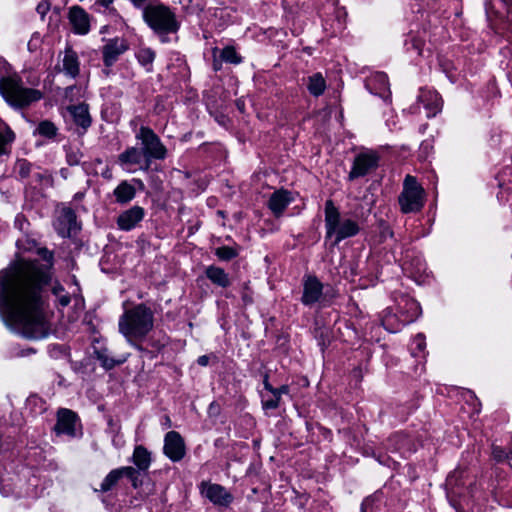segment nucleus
Masks as SVG:
<instances>
[{
    "mask_svg": "<svg viewBox=\"0 0 512 512\" xmlns=\"http://www.w3.org/2000/svg\"><path fill=\"white\" fill-rule=\"evenodd\" d=\"M37 254L45 264L22 261L11 272L0 273V312L16 332L29 339H42L50 332L43 288L50 280L53 253L38 248Z\"/></svg>",
    "mask_w": 512,
    "mask_h": 512,
    "instance_id": "nucleus-1",
    "label": "nucleus"
},
{
    "mask_svg": "<svg viewBox=\"0 0 512 512\" xmlns=\"http://www.w3.org/2000/svg\"><path fill=\"white\" fill-rule=\"evenodd\" d=\"M119 332L127 341L139 350L142 347L138 342L142 341L154 326V313L144 304H138L125 312L119 318Z\"/></svg>",
    "mask_w": 512,
    "mask_h": 512,
    "instance_id": "nucleus-2",
    "label": "nucleus"
},
{
    "mask_svg": "<svg viewBox=\"0 0 512 512\" xmlns=\"http://www.w3.org/2000/svg\"><path fill=\"white\" fill-rule=\"evenodd\" d=\"M143 20L155 34L166 41L168 34H175L180 28L176 14L162 3L148 4L142 12Z\"/></svg>",
    "mask_w": 512,
    "mask_h": 512,
    "instance_id": "nucleus-3",
    "label": "nucleus"
},
{
    "mask_svg": "<svg viewBox=\"0 0 512 512\" xmlns=\"http://www.w3.org/2000/svg\"><path fill=\"white\" fill-rule=\"evenodd\" d=\"M0 94L15 108H23L41 98L40 91L23 87L21 78L16 74L0 78Z\"/></svg>",
    "mask_w": 512,
    "mask_h": 512,
    "instance_id": "nucleus-4",
    "label": "nucleus"
},
{
    "mask_svg": "<svg viewBox=\"0 0 512 512\" xmlns=\"http://www.w3.org/2000/svg\"><path fill=\"white\" fill-rule=\"evenodd\" d=\"M325 226L328 237L335 235V244L346 238L353 237L359 232V226L356 221L351 219L340 221V213L332 200L326 201L325 204Z\"/></svg>",
    "mask_w": 512,
    "mask_h": 512,
    "instance_id": "nucleus-5",
    "label": "nucleus"
},
{
    "mask_svg": "<svg viewBox=\"0 0 512 512\" xmlns=\"http://www.w3.org/2000/svg\"><path fill=\"white\" fill-rule=\"evenodd\" d=\"M136 139L141 141L142 151L145 158V165L141 167L144 171L150 169L151 160H162L166 157L167 149L161 142L158 135L149 127L141 126Z\"/></svg>",
    "mask_w": 512,
    "mask_h": 512,
    "instance_id": "nucleus-6",
    "label": "nucleus"
},
{
    "mask_svg": "<svg viewBox=\"0 0 512 512\" xmlns=\"http://www.w3.org/2000/svg\"><path fill=\"white\" fill-rule=\"evenodd\" d=\"M424 189L418 184L415 177L407 175L403 184V191L398 201L403 213L419 212L424 206Z\"/></svg>",
    "mask_w": 512,
    "mask_h": 512,
    "instance_id": "nucleus-7",
    "label": "nucleus"
},
{
    "mask_svg": "<svg viewBox=\"0 0 512 512\" xmlns=\"http://www.w3.org/2000/svg\"><path fill=\"white\" fill-rule=\"evenodd\" d=\"M379 165V156L374 152H363L358 154L354 161L348 179L353 181L357 178L364 177L372 171L376 170Z\"/></svg>",
    "mask_w": 512,
    "mask_h": 512,
    "instance_id": "nucleus-8",
    "label": "nucleus"
},
{
    "mask_svg": "<svg viewBox=\"0 0 512 512\" xmlns=\"http://www.w3.org/2000/svg\"><path fill=\"white\" fill-rule=\"evenodd\" d=\"M164 453L172 461H180L185 455V444L181 435L176 431L166 434L164 440Z\"/></svg>",
    "mask_w": 512,
    "mask_h": 512,
    "instance_id": "nucleus-9",
    "label": "nucleus"
},
{
    "mask_svg": "<svg viewBox=\"0 0 512 512\" xmlns=\"http://www.w3.org/2000/svg\"><path fill=\"white\" fill-rule=\"evenodd\" d=\"M54 226L60 236L70 237L77 230L75 212L71 208H63Z\"/></svg>",
    "mask_w": 512,
    "mask_h": 512,
    "instance_id": "nucleus-10",
    "label": "nucleus"
},
{
    "mask_svg": "<svg viewBox=\"0 0 512 512\" xmlns=\"http://www.w3.org/2000/svg\"><path fill=\"white\" fill-rule=\"evenodd\" d=\"M202 493L218 506L227 507L233 501V496L219 484H203Z\"/></svg>",
    "mask_w": 512,
    "mask_h": 512,
    "instance_id": "nucleus-11",
    "label": "nucleus"
},
{
    "mask_svg": "<svg viewBox=\"0 0 512 512\" xmlns=\"http://www.w3.org/2000/svg\"><path fill=\"white\" fill-rule=\"evenodd\" d=\"M127 49L128 45L125 40L119 38L109 40L102 49L105 66H112Z\"/></svg>",
    "mask_w": 512,
    "mask_h": 512,
    "instance_id": "nucleus-12",
    "label": "nucleus"
},
{
    "mask_svg": "<svg viewBox=\"0 0 512 512\" xmlns=\"http://www.w3.org/2000/svg\"><path fill=\"white\" fill-rule=\"evenodd\" d=\"M77 420L78 417L76 413L69 409L62 408L57 413V423L54 429L58 434L75 436V426Z\"/></svg>",
    "mask_w": 512,
    "mask_h": 512,
    "instance_id": "nucleus-13",
    "label": "nucleus"
},
{
    "mask_svg": "<svg viewBox=\"0 0 512 512\" xmlns=\"http://www.w3.org/2000/svg\"><path fill=\"white\" fill-rule=\"evenodd\" d=\"M69 21L75 33L84 35L89 32V15L82 7L73 6L70 8Z\"/></svg>",
    "mask_w": 512,
    "mask_h": 512,
    "instance_id": "nucleus-14",
    "label": "nucleus"
},
{
    "mask_svg": "<svg viewBox=\"0 0 512 512\" xmlns=\"http://www.w3.org/2000/svg\"><path fill=\"white\" fill-rule=\"evenodd\" d=\"M144 217V209L140 206H133L118 216L117 224L121 230L133 229Z\"/></svg>",
    "mask_w": 512,
    "mask_h": 512,
    "instance_id": "nucleus-15",
    "label": "nucleus"
},
{
    "mask_svg": "<svg viewBox=\"0 0 512 512\" xmlns=\"http://www.w3.org/2000/svg\"><path fill=\"white\" fill-rule=\"evenodd\" d=\"M323 285L314 276H309L304 282L302 303L311 305L317 302L322 295Z\"/></svg>",
    "mask_w": 512,
    "mask_h": 512,
    "instance_id": "nucleus-16",
    "label": "nucleus"
},
{
    "mask_svg": "<svg viewBox=\"0 0 512 512\" xmlns=\"http://www.w3.org/2000/svg\"><path fill=\"white\" fill-rule=\"evenodd\" d=\"M291 193L287 190L275 191L269 199L268 206L276 217H279L292 201Z\"/></svg>",
    "mask_w": 512,
    "mask_h": 512,
    "instance_id": "nucleus-17",
    "label": "nucleus"
},
{
    "mask_svg": "<svg viewBox=\"0 0 512 512\" xmlns=\"http://www.w3.org/2000/svg\"><path fill=\"white\" fill-rule=\"evenodd\" d=\"M419 101L422 102L428 110V117L435 116L442 109V100L437 92L422 91L419 95Z\"/></svg>",
    "mask_w": 512,
    "mask_h": 512,
    "instance_id": "nucleus-18",
    "label": "nucleus"
},
{
    "mask_svg": "<svg viewBox=\"0 0 512 512\" xmlns=\"http://www.w3.org/2000/svg\"><path fill=\"white\" fill-rule=\"evenodd\" d=\"M74 122L76 125L86 130L91 125V116L89 114L88 105L79 104L68 107Z\"/></svg>",
    "mask_w": 512,
    "mask_h": 512,
    "instance_id": "nucleus-19",
    "label": "nucleus"
},
{
    "mask_svg": "<svg viewBox=\"0 0 512 512\" xmlns=\"http://www.w3.org/2000/svg\"><path fill=\"white\" fill-rule=\"evenodd\" d=\"M365 86L371 93L383 96V93L388 89L387 75L377 72L366 80Z\"/></svg>",
    "mask_w": 512,
    "mask_h": 512,
    "instance_id": "nucleus-20",
    "label": "nucleus"
},
{
    "mask_svg": "<svg viewBox=\"0 0 512 512\" xmlns=\"http://www.w3.org/2000/svg\"><path fill=\"white\" fill-rule=\"evenodd\" d=\"M205 274L207 278L215 285L220 287H228L230 285V279L224 269L217 266H209L206 268Z\"/></svg>",
    "mask_w": 512,
    "mask_h": 512,
    "instance_id": "nucleus-21",
    "label": "nucleus"
},
{
    "mask_svg": "<svg viewBox=\"0 0 512 512\" xmlns=\"http://www.w3.org/2000/svg\"><path fill=\"white\" fill-rule=\"evenodd\" d=\"M63 71L72 78H75L79 74L78 57L71 48H67L65 50V55L63 58Z\"/></svg>",
    "mask_w": 512,
    "mask_h": 512,
    "instance_id": "nucleus-22",
    "label": "nucleus"
},
{
    "mask_svg": "<svg viewBox=\"0 0 512 512\" xmlns=\"http://www.w3.org/2000/svg\"><path fill=\"white\" fill-rule=\"evenodd\" d=\"M114 196L116 197V201L118 203H127L131 201L136 194V190L133 185L128 183L127 181H122L115 189Z\"/></svg>",
    "mask_w": 512,
    "mask_h": 512,
    "instance_id": "nucleus-23",
    "label": "nucleus"
},
{
    "mask_svg": "<svg viewBox=\"0 0 512 512\" xmlns=\"http://www.w3.org/2000/svg\"><path fill=\"white\" fill-rule=\"evenodd\" d=\"M133 462L138 470L146 471L151 463L150 453L142 445L136 446L133 453Z\"/></svg>",
    "mask_w": 512,
    "mask_h": 512,
    "instance_id": "nucleus-24",
    "label": "nucleus"
},
{
    "mask_svg": "<svg viewBox=\"0 0 512 512\" xmlns=\"http://www.w3.org/2000/svg\"><path fill=\"white\" fill-rule=\"evenodd\" d=\"M124 467L114 469L108 473V475L104 478L102 483L100 484L99 489H95V491L108 492L112 490L118 481L124 477Z\"/></svg>",
    "mask_w": 512,
    "mask_h": 512,
    "instance_id": "nucleus-25",
    "label": "nucleus"
},
{
    "mask_svg": "<svg viewBox=\"0 0 512 512\" xmlns=\"http://www.w3.org/2000/svg\"><path fill=\"white\" fill-rule=\"evenodd\" d=\"M143 157L142 149L129 147L118 156V159L121 164L137 165L141 163Z\"/></svg>",
    "mask_w": 512,
    "mask_h": 512,
    "instance_id": "nucleus-26",
    "label": "nucleus"
},
{
    "mask_svg": "<svg viewBox=\"0 0 512 512\" xmlns=\"http://www.w3.org/2000/svg\"><path fill=\"white\" fill-rule=\"evenodd\" d=\"M307 88L312 95L320 96L326 88L325 79L320 73H316L308 78Z\"/></svg>",
    "mask_w": 512,
    "mask_h": 512,
    "instance_id": "nucleus-27",
    "label": "nucleus"
},
{
    "mask_svg": "<svg viewBox=\"0 0 512 512\" xmlns=\"http://www.w3.org/2000/svg\"><path fill=\"white\" fill-rule=\"evenodd\" d=\"M15 139L14 132L6 126L4 131H0V156L9 153L8 145Z\"/></svg>",
    "mask_w": 512,
    "mask_h": 512,
    "instance_id": "nucleus-28",
    "label": "nucleus"
},
{
    "mask_svg": "<svg viewBox=\"0 0 512 512\" xmlns=\"http://www.w3.org/2000/svg\"><path fill=\"white\" fill-rule=\"evenodd\" d=\"M137 59L142 66L147 68V71H151V66L155 59V52L150 48H143L137 53Z\"/></svg>",
    "mask_w": 512,
    "mask_h": 512,
    "instance_id": "nucleus-29",
    "label": "nucleus"
},
{
    "mask_svg": "<svg viewBox=\"0 0 512 512\" xmlns=\"http://www.w3.org/2000/svg\"><path fill=\"white\" fill-rule=\"evenodd\" d=\"M141 470H137L132 466L124 467V477H127L134 488H138L142 484Z\"/></svg>",
    "mask_w": 512,
    "mask_h": 512,
    "instance_id": "nucleus-30",
    "label": "nucleus"
},
{
    "mask_svg": "<svg viewBox=\"0 0 512 512\" xmlns=\"http://www.w3.org/2000/svg\"><path fill=\"white\" fill-rule=\"evenodd\" d=\"M37 131L40 135L52 138L56 135L57 128L51 121L45 120L39 123Z\"/></svg>",
    "mask_w": 512,
    "mask_h": 512,
    "instance_id": "nucleus-31",
    "label": "nucleus"
},
{
    "mask_svg": "<svg viewBox=\"0 0 512 512\" xmlns=\"http://www.w3.org/2000/svg\"><path fill=\"white\" fill-rule=\"evenodd\" d=\"M215 255L223 261H229L238 256V251L229 246L218 247L215 250Z\"/></svg>",
    "mask_w": 512,
    "mask_h": 512,
    "instance_id": "nucleus-32",
    "label": "nucleus"
},
{
    "mask_svg": "<svg viewBox=\"0 0 512 512\" xmlns=\"http://www.w3.org/2000/svg\"><path fill=\"white\" fill-rule=\"evenodd\" d=\"M221 58L225 62L232 63V64H238L241 62V57L238 56L236 50L231 47H225L221 52Z\"/></svg>",
    "mask_w": 512,
    "mask_h": 512,
    "instance_id": "nucleus-33",
    "label": "nucleus"
},
{
    "mask_svg": "<svg viewBox=\"0 0 512 512\" xmlns=\"http://www.w3.org/2000/svg\"><path fill=\"white\" fill-rule=\"evenodd\" d=\"M405 45H411V47L416 51L417 54H423V46L424 40L418 36H410L409 39L405 41Z\"/></svg>",
    "mask_w": 512,
    "mask_h": 512,
    "instance_id": "nucleus-34",
    "label": "nucleus"
},
{
    "mask_svg": "<svg viewBox=\"0 0 512 512\" xmlns=\"http://www.w3.org/2000/svg\"><path fill=\"white\" fill-rule=\"evenodd\" d=\"M31 163L25 159L18 160L16 163V169L21 178H26L31 172Z\"/></svg>",
    "mask_w": 512,
    "mask_h": 512,
    "instance_id": "nucleus-35",
    "label": "nucleus"
},
{
    "mask_svg": "<svg viewBox=\"0 0 512 512\" xmlns=\"http://www.w3.org/2000/svg\"><path fill=\"white\" fill-rule=\"evenodd\" d=\"M67 163L70 166L78 165L81 162L83 155L79 152L70 151L67 153Z\"/></svg>",
    "mask_w": 512,
    "mask_h": 512,
    "instance_id": "nucleus-36",
    "label": "nucleus"
},
{
    "mask_svg": "<svg viewBox=\"0 0 512 512\" xmlns=\"http://www.w3.org/2000/svg\"><path fill=\"white\" fill-rule=\"evenodd\" d=\"M50 9V4L47 2V1H41L37 7H36V11L37 13L41 16V18L43 19L44 16L47 14V12L49 11Z\"/></svg>",
    "mask_w": 512,
    "mask_h": 512,
    "instance_id": "nucleus-37",
    "label": "nucleus"
},
{
    "mask_svg": "<svg viewBox=\"0 0 512 512\" xmlns=\"http://www.w3.org/2000/svg\"><path fill=\"white\" fill-rule=\"evenodd\" d=\"M280 397L273 396L272 399L263 401V407L265 409H276L279 406Z\"/></svg>",
    "mask_w": 512,
    "mask_h": 512,
    "instance_id": "nucleus-38",
    "label": "nucleus"
},
{
    "mask_svg": "<svg viewBox=\"0 0 512 512\" xmlns=\"http://www.w3.org/2000/svg\"><path fill=\"white\" fill-rule=\"evenodd\" d=\"M494 458L498 461H502L505 458H508V455L505 453V451L501 447H493L492 452Z\"/></svg>",
    "mask_w": 512,
    "mask_h": 512,
    "instance_id": "nucleus-39",
    "label": "nucleus"
},
{
    "mask_svg": "<svg viewBox=\"0 0 512 512\" xmlns=\"http://www.w3.org/2000/svg\"><path fill=\"white\" fill-rule=\"evenodd\" d=\"M100 359L102 361L103 367H105L106 369H112L116 365H119L122 363V361L116 362L113 359H109L108 357H100Z\"/></svg>",
    "mask_w": 512,
    "mask_h": 512,
    "instance_id": "nucleus-40",
    "label": "nucleus"
},
{
    "mask_svg": "<svg viewBox=\"0 0 512 512\" xmlns=\"http://www.w3.org/2000/svg\"><path fill=\"white\" fill-rule=\"evenodd\" d=\"M151 0H131V3L133 4V6L135 8H138V9H144V7L146 5H148Z\"/></svg>",
    "mask_w": 512,
    "mask_h": 512,
    "instance_id": "nucleus-41",
    "label": "nucleus"
},
{
    "mask_svg": "<svg viewBox=\"0 0 512 512\" xmlns=\"http://www.w3.org/2000/svg\"><path fill=\"white\" fill-rule=\"evenodd\" d=\"M289 392V387L287 385H282L280 388H275L273 396L281 397L282 394H287Z\"/></svg>",
    "mask_w": 512,
    "mask_h": 512,
    "instance_id": "nucleus-42",
    "label": "nucleus"
},
{
    "mask_svg": "<svg viewBox=\"0 0 512 512\" xmlns=\"http://www.w3.org/2000/svg\"><path fill=\"white\" fill-rule=\"evenodd\" d=\"M414 342H415V344H416V346H417V348H418L419 350H422V349L424 348V346H425L424 337H423V335H421V334H418V335L415 337Z\"/></svg>",
    "mask_w": 512,
    "mask_h": 512,
    "instance_id": "nucleus-43",
    "label": "nucleus"
},
{
    "mask_svg": "<svg viewBox=\"0 0 512 512\" xmlns=\"http://www.w3.org/2000/svg\"><path fill=\"white\" fill-rule=\"evenodd\" d=\"M209 362V357L206 356V355H202L200 357H198L197 359V363L200 365V366H206Z\"/></svg>",
    "mask_w": 512,
    "mask_h": 512,
    "instance_id": "nucleus-44",
    "label": "nucleus"
},
{
    "mask_svg": "<svg viewBox=\"0 0 512 512\" xmlns=\"http://www.w3.org/2000/svg\"><path fill=\"white\" fill-rule=\"evenodd\" d=\"M263 384L267 391L271 392L272 394L274 393L275 388H273L272 385L269 383L267 376H265Z\"/></svg>",
    "mask_w": 512,
    "mask_h": 512,
    "instance_id": "nucleus-45",
    "label": "nucleus"
},
{
    "mask_svg": "<svg viewBox=\"0 0 512 512\" xmlns=\"http://www.w3.org/2000/svg\"><path fill=\"white\" fill-rule=\"evenodd\" d=\"M242 299H243V302L247 305V304H251L252 303V297L244 292L243 295H242Z\"/></svg>",
    "mask_w": 512,
    "mask_h": 512,
    "instance_id": "nucleus-46",
    "label": "nucleus"
},
{
    "mask_svg": "<svg viewBox=\"0 0 512 512\" xmlns=\"http://www.w3.org/2000/svg\"><path fill=\"white\" fill-rule=\"evenodd\" d=\"M216 120L221 125H225L226 121H228V119L224 115H220V116L216 117Z\"/></svg>",
    "mask_w": 512,
    "mask_h": 512,
    "instance_id": "nucleus-47",
    "label": "nucleus"
},
{
    "mask_svg": "<svg viewBox=\"0 0 512 512\" xmlns=\"http://www.w3.org/2000/svg\"><path fill=\"white\" fill-rule=\"evenodd\" d=\"M112 2H113V0H99L98 1V3L104 7H108Z\"/></svg>",
    "mask_w": 512,
    "mask_h": 512,
    "instance_id": "nucleus-48",
    "label": "nucleus"
},
{
    "mask_svg": "<svg viewBox=\"0 0 512 512\" xmlns=\"http://www.w3.org/2000/svg\"><path fill=\"white\" fill-rule=\"evenodd\" d=\"M236 106H237V108H238L241 112H243V111H244V103H243V101H242V100H237V101H236Z\"/></svg>",
    "mask_w": 512,
    "mask_h": 512,
    "instance_id": "nucleus-49",
    "label": "nucleus"
},
{
    "mask_svg": "<svg viewBox=\"0 0 512 512\" xmlns=\"http://www.w3.org/2000/svg\"><path fill=\"white\" fill-rule=\"evenodd\" d=\"M69 301H70V300H69V298H68V297H62V298L60 299V303H61V305H63V306L68 305Z\"/></svg>",
    "mask_w": 512,
    "mask_h": 512,
    "instance_id": "nucleus-50",
    "label": "nucleus"
},
{
    "mask_svg": "<svg viewBox=\"0 0 512 512\" xmlns=\"http://www.w3.org/2000/svg\"><path fill=\"white\" fill-rule=\"evenodd\" d=\"M7 66V62L3 59H0V69L5 68Z\"/></svg>",
    "mask_w": 512,
    "mask_h": 512,
    "instance_id": "nucleus-51",
    "label": "nucleus"
},
{
    "mask_svg": "<svg viewBox=\"0 0 512 512\" xmlns=\"http://www.w3.org/2000/svg\"><path fill=\"white\" fill-rule=\"evenodd\" d=\"M409 305H410V307H411V308L418 309V304H417L416 302H414V301H411V302L409 303Z\"/></svg>",
    "mask_w": 512,
    "mask_h": 512,
    "instance_id": "nucleus-52",
    "label": "nucleus"
},
{
    "mask_svg": "<svg viewBox=\"0 0 512 512\" xmlns=\"http://www.w3.org/2000/svg\"><path fill=\"white\" fill-rule=\"evenodd\" d=\"M402 436L399 435V434H396L394 435L390 440L393 441V440H397L398 441V438H401Z\"/></svg>",
    "mask_w": 512,
    "mask_h": 512,
    "instance_id": "nucleus-53",
    "label": "nucleus"
},
{
    "mask_svg": "<svg viewBox=\"0 0 512 512\" xmlns=\"http://www.w3.org/2000/svg\"><path fill=\"white\" fill-rule=\"evenodd\" d=\"M452 481H453V476H449L447 479V484L452 485Z\"/></svg>",
    "mask_w": 512,
    "mask_h": 512,
    "instance_id": "nucleus-54",
    "label": "nucleus"
},
{
    "mask_svg": "<svg viewBox=\"0 0 512 512\" xmlns=\"http://www.w3.org/2000/svg\"><path fill=\"white\" fill-rule=\"evenodd\" d=\"M506 5H512V0H502Z\"/></svg>",
    "mask_w": 512,
    "mask_h": 512,
    "instance_id": "nucleus-55",
    "label": "nucleus"
}]
</instances>
